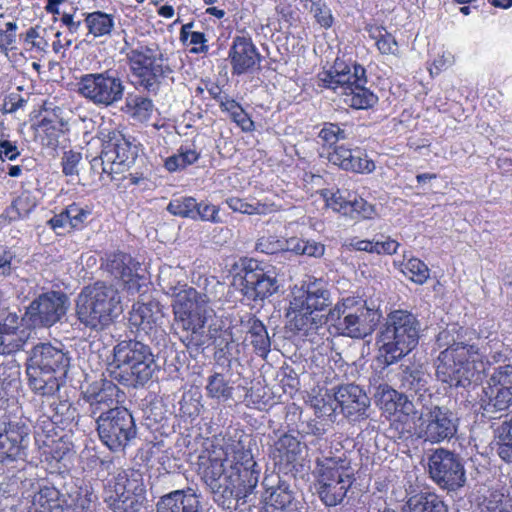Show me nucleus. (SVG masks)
<instances>
[{"mask_svg":"<svg viewBox=\"0 0 512 512\" xmlns=\"http://www.w3.org/2000/svg\"><path fill=\"white\" fill-rule=\"evenodd\" d=\"M197 214H194L193 220L200 219L211 223H219L221 221L218 206L209 202H197Z\"/></svg>","mask_w":512,"mask_h":512,"instance_id":"59","label":"nucleus"},{"mask_svg":"<svg viewBox=\"0 0 512 512\" xmlns=\"http://www.w3.org/2000/svg\"><path fill=\"white\" fill-rule=\"evenodd\" d=\"M311 2L310 12L313 14L317 24L324 29H329L334 23L331 9L324 0H309Z\"/></svg>","mask_w":512,"mask_h":512,"instance_id":"56","label":"nucleus"},{"mask_svg":"<svg viewBox=\"0 0 512 512\" xmlns=\"http://www.w3.org/2000/svg\"><path fill=\"white\" fill-rule=\"evenodd\" d=\"M205 390L207 397L227 401L232 398L234 387L224 374L214 372L207 378Z\"/></svg>","mask_w":512,"mask_h":512,"instance_id":"47","label":"nucleus"},{"mask_svg":"<svg viewBox=\"0 0 512 512\" xmlns=\"http://www.w3.org/2000/svg\"><path fill=\"white\" fill-rule=\"evenodd\" d=\"M431 479L441 488L457 490L465 483V469L459 456L444 448L436 449L428 459Z\"/></svg>","mask_w":512,"mask_h":512,"instance_id":"18","label":"nucleus"},{"mask_svg":"<svg viewBox=\"0 0 512 512\" xmlns=\"http://www.w3.org/2000/svg\"><path fill=\"white\" fill-rule=\"evenodd\" d=\"M401 272L412 282L422 285L430 277V269L427 264L417 257H410L401 263Z\"/></svg>","mask_w":512,"mask_h":512,"instance_id":"50","label":"nucleus"},{"mask_svg":"<svg viewBox=\"0 0 512 512\" xmlns=\"http://www.w3.org/2000/svg\"><path fill=\"white\" fill-rule=\"evenodd\" d=\"M399 247L400 243L397 240L387 236L384 240H373L372 254L394 255L397 253Z\"/></svg>","mask_w":512,"mask_h":512,"instance_id":"64","label":"nucleus"},{"mask_svg":"<svg viewBox=\"0 0 512 512\" xmlns=\"http://www.w3.org/2000/svg\"><path fill=\"white\" fill-rule=\"evenodd\" d=\"M315 488L320 500L327 507L342 503L355 481L353 469L316 467Z\"/></svg>","mask_w":512,"mask_h":512,"instance_id":"19","label":"nucleus"},{"mask_svg":"<svg viewBox=\"0 0 512 512\" xmlns=\"http://www.w3.org/2000/svg\"><path fill=\"white\" fill-rule=\"evenodd\" d=\"M200 158V152L195 148L182 145L177 153L167 157L164 161V167L169 172H176L187 168L196 163Z\"/></svg>","mask_w":512,"mask_h":512,"instance_id":"49","label":"nucleus"},{"mask_svg":"<svg viewBox=\"0 0 512 512\" xmlns=\"http://www.w3.org/2000/svg\"><path fill=\"white\" fill-rule=\"evenodd\" d=\"M35 207V197L29 191H23L0 214V225H6L27 217Z\"/></svg>","mask_w":512,"mask_h":512,"instance_id":"39","label":"nucleus"},{"mask_svg":"<svg viewBox=\"0 0 512 512\" xmlns=\"http://www.w3.org/2000/svg\"><path fill=\"white\" fill-rule=\"evenodd\" d=\"M121 302L120 292L114 285L97 281L80 293L76 315L85 327L102 330L122 312Z\"/></svg>","mask_w":512,"mask_h":512,"instance_id":"4","label":"nucleus"},{"mask_svg":"<svg viewBox=\"0 0 512 512\" xmlns=\"http://www.w3.org/2000/svg\"><path fill=\"white\" fill-rule=\"evenodd\" d=\"M337 409L348 419H366L370 400L365 391L355 384L341 385L336 389Z\"/></svg>","mask_w":512,"mask_h":512,"instance_id":"29","label":"nucleus"},{"mask_svg":"<svg viewBox=\"0 0 512 512\" xmlns=\"http://www.w3.org/2000/svg\"><path fill=\"white\" fill-rule=\"evenodd\" d=\"M326 320L338 324L344 333L353 338L371 334L378 322L377 312L366 305V301L347 297L329 310Z\"/></svg>","mask_w":512,"mask_h":512,"instance_id":"11","label":"nucleus"},{"mask_svg":"<svg viewBox=\"0 0 512 512\" xmlns=\"http://www.w3.org/2000/svg\"><path fill=\"white\" fill-rule=\"evenodd\" d=\"M43 32H45V29L41 25L36 24L19 34L23 55L27 54L33 58L35 55H43L47 52L49 43Z\"/></svg>","mask_w":512,"mask_h":512,"instance_id":"40","label":"nucleus"},{"mask_svg":"<svg viewBox=\"0 0 512 512\" xmlns=\"http://www.w3.org/2000/svg\"><path fill=\"white\" fill-rule=\"evenodd\" d=\"M306 448L297 435L293 432H285L274 441L271 446L270 456L275 465L287 470H293L302 460V454Z\"/></svg>","mask_w":512,"mask_h":512,"instance_id":"30","label":"nucleus"},{"mask_svg":"<svg viewBox=\"0 0 512 512\" xmlns=\"http://www.w3.org/2000/svg\"><path fill=\"white\" fill-rule=\"evenodd\" d=\"M332 304L330 290L328 284L320 278L313 276L308 277L301 282L299 287L292 290V298L290 300V309L301 315V324L295 323L300 331L314 329V319L310 318L315 312H322ZM295 322H298L295 319ZM317 328V326H315Z\"/></svg>","mask_w":512,"mask_h":512,"instance_id":"9","label":"nucleus"},{"mask_svg":"<svg viewBox=\"0 0 512 512\" xmlns=\"http://www.w3.org/2000/svg\"><path fill=\"white\" fill-rule=\"evenodd\" d=\"M77 92L97 107H111L123 99L125 85L111 69L87 73L79 78Z\"/></svg>","mask_w":512,"mask_h":512,"instance_id":"14","label":"nucleus"},{"mask_svg":"<svg viewBox=\"0 0 512 512\" xmlns=\"http://www.w3.org/2000/svg\"><path fill=\"white\" fill-rule=\"evenodd\" d=\"M400 512H448L440 495L429 489L407 493Z\"/></svg>","mask_w":512,"mask_h":512,"instance_id":"33","label":"nucleus"},{"mask_svg":"<svg viewBox=\"0 0 512 512\" xmlns=\"http://www.w3.org/2000/svg\"><path fill=\"white\" fill-rule=\"evenodd\" d=\"M82 159L80 152L69 150L64 152L61 159L62 172L66 176H73L78 173L77 166Z\"/></svg>","mask_w":512,"mask_h":512,"instance_id":"63","label":"nucleus"},{"mask_svg":"<svg viewBox=\"0 0 512 512\" xmlns=\"http://www.w3.org/2000/svg\"><path fill=\"white\" fill-rule=\"evenodd\" d=\"M194 288L179 292L172 304L174 319L181 329V342L188 349H199L205 343L207 304Z\"/></svg>","mask_w":512,"mask_h":512,"instance_id":"6","label":"nucleus"},{"mask_svg":"<svg viewBox=\"0 0 512 512\" xmlns=\"http://www.w3.org/2000/svg\"><path fill=\"white\" fill-rule=\"evenodd\" d=\"M89 214V209L73 202L66 206V208L59 214H55L51 219H49L47 224L53 230L65 228L67 225L72 229L79 230L83 228Z\"/></svg>","mask_w":512,"mask_h":512,"instance_id":"38","label":"nucleus"},{"mask_svg":"<svg viewBox=\"0 0 512 512\" xmlns=\"http://www.w3.org/2000/svg\"><path fill=\"white\" fill-rule=\"evenodd\" d=\"M125 107L126 113L140 122L148 121L154 110L153 101L139 94H130L126 98Z\"/></svg>","mask_w":512,"mask_h":512,"instance_id":"48","label":"nucleus"},{"mask_svg":"<svg viewBox=\"0 0 512 512\" xmlns=\"http://www.w3.org/2000/svg\"><path fill=\"white\" fill-rule=\"evenodd\" d=\"M114 362L119 380L130 385H145L153 376L155 359L151 348L137 340H124L114 347Z\"/></svg>","mask_w":512,"mask_h":512,"instance_id":"8","label":"nucleus"},{"mask_svg":"<svg viewBox=\"0 0 512 512\" xmlns=\"http://www.w3.org/2000/svg\"><path fill=\"white\" fill-rule=\"evenodd\" d=\"M200 442L201 451L195 465L206 483L215 485L223 477L225 491L237 500L253 492L259 481L260 469L251 450L245 449L241 441L223 434L200 438Z\"/></svg>","mask_w":512,"mask_h":512,"instance_id":"1","label":"nucleus"},{"mask_svg":"<svg viewBox=\"0 0 512 512\" xmlns=\"http://www.w3.org/2000/svg\"><path fill=\"white\" fill-rule=\"evenodd\" d=\"M17 29L18 25L15 20L6 22L5 29H0V51L5 55H8L14 48Z\"/></svg>","mask_w":512,"mask_h":512,"instance_id":"58","label":"nucleus"},{"mask_svg":"<svg viewBox=\"0 0 512 512\" xmlns=\"http://www.w3.org/2000/svg\"><path fill=\"white\" fill-rule=\"evenodd\" d=\"M92 503V493L87 487L78 488L68 494V500H64V512H88Z\"/></svg>","mask_w":512,"mask_h":512,"instance_id":"53","label":"nucleus"},{"mask_svg":"<svg viewBox=\"0 0 512 512\" xmlns=\"http://www.w3.org/2000/svg\"><path fill=\"white\" fill-rule=\"evenodd\" d=\"M124 395L117 384L106 378H101L81 387V398L89 405L91 416L104 409L117 406Z\"/></svg>","mask_w":512,"mask_h":512,"instance_id":"25","label":"nucleus"},{"mask_svg":"<svg viewBox=\"0 0 512 512\" xmlns=\"http://www.w3.org/2000/svg\"><path fill=\"white\" fill-rule=\"evenodd\" d=\"M33 512H64V500L58 489L44 486L33 496Z\"/></svg>","mask_w":512,"mask_h":512,"instance_id":"42","label":"nucleus"},{"mask_svg":"<svg viewBox=\"0 0 512 512\" xmlns=\"http://www.w3.org/2000/svg\"><path fill=\"white\" fill-rule=\"evenodd\" d=\"M377 405L400 436L410 433V421L416 416L415 405L408 396L385 384L377 390Z\"/></svg>","mask_w":512,"mask_h":512,"instance_id":"17","label":"nucleus"},{"mask_svg":"<svg viewBox=\"0 0 512 512\" xmlns=\"http://www.w3.org/2000/svg\"><path fill=\"white\" fill-rule=\"evenodd\" d=\"M136 152L131 142L118 129L101 132V152L99 156L90 161L92 169L100 166V174H107L112 178L113 174H120L128 170L136 159Z\"/></svg>","mask_w":512,"mask_h":512,"instance_id":"12","label":"nucleus"},{"mask_svg":"<svg viewBox=\"0 0 512 512\" xmlns=\"http://www.w3.org/2000/svg\"><path fill=\"white\" fill-rule=\"evenodd\" d=\"M318 81L322 88L342 89L344 102L353 109L367 110L378 102L377 95L366 87L365 68L344 56L336 57L331 69L318 73Z\"/></svg>","mask_w":512,"mask_h":512,"instance_id":"3","label":"nucleus"},{"mask_svg":"<svg viewBox=\"0 0 512 512\" xmlns=\"http://www.w3.org/2000/svg\"><path fill=\"white\" fill-rule=\"evenodd\" d=\"M26 343L24 331L20 329L19 317L8 313L0 321V355H8L21 350Z\"/></svg>","mask_w":512,"mask_h":512,"instance_id":"34","label":"nucleus"},{"mask_svg":"<svg viewBox=\"0 0 512 512\" xmlns=\"http://www.w3.org/2000/svg\"><path fill=\"white\" fill-rule=\"evenodd\" d=\"M221 112L226 114L242 132L252 133L255 130V123L249 113L234 98L227 103H223Z\"/></svg>","mask_w":512,"mask_h":512,"instance_id":"46","label":"nucleus"},{"mask_svg":"<svg viewBox=\"0 0 512 512\" xmlns=\"http://www.w3.org/2000/svg\"><path fill=\"white\" fill-rule=\"evenodd\" d=\"M307 402L318 417L331 416L337 410L336 392L328 389L313 390Z\"/></svg>","mask_w":512,"mask_h":512,"instance_id":"45","label":"nucleus"},{"mask_svg":"<svg viewBox=\"0 0 512 512\" xmlns=\"http://www.w3.org/2000/svg\"><path fill=\"white\" fill-rule=\"evenodd\" d=\"M242 286L244 295L253 301L264 300L278 290L274 270L255 259L244 264Z\"/></svg>","mask_w":512,"mask_h":512,"instance_id":"20","label":"nucleus"},{"mask_svg":"<svg viewBox=\"0 0 512 512\" xmlns=\"http://www.w3.org/2000/svg\"><path fill=\"white\" fill-rule=\"evenodd\" d=\"M402 386L408 391L419 393L422 390H426V380L420 371L413 370L405 373Z\"/></svg>","mask_w":512,"mask_h":512,"instance_id":"62","label":"nucleus"},{"mask_svg":"<svg viewBox=\"0 0 512 512\" xmlns=\"http://www.w3.org/2000/svg\"><path fill=\"white\" fill-rule=\"evenodd\" d=\"M321 195L327 207L350 219H373L376 208L357 192L348 189H325Z\"/></svg>","mask_w":512,"mask_h":512,"instance_id":"21","label":"nucleus"},{"mask_svg":"<svg viewBox=\"0 0 512 512\" xmlns=\"http://www.w3.org/2000/svg\"><path fill=\"white\" fill-rule=\"evenodd\" d=\"M145 499L142 476L135 470H121L110 484L106 502L113 512H140Z\"/></svg>","mask_w":512,"mask_h":512,"instance_id":"15","label":"nucleus"},{"mask_svg":"<svg viewBox=\"0 0 512 512\" xmlns=\"http://www.w3.org/2000/svg\"><path fill=\"white\" fill-rule=\"evenodd\" d=\"M328 161L340 169L355 174H370L375 171L376 164L367 151L360 147L349 148L344 144L335 146L328 153Z\"/></svg>","mask_w":512,"mask_h":512,"instance_id":"27","label":"nucleus"},{"mask_svg":"<svg viewBox=\"0 0 512 512\" xmlns=\"http://www.w3.org/2000/svg\"><path fill=\"white\" fill-rule=\"evenodd\" d=\"M256 250L268 255L276 254L283 250V243L276 236H262L257 240Z\"/></svg>","mask_w":512,"mask_h":512,"instance_id":"61","label":"nucleus"},{"mask_svg":"<svg viewBox=\"0 0 512 512\" xmlns=\"http://www.w3.org/2000/svg\"><path fill=\"white\" fill-rule=\"evenodd\" d=\"M96 426L99 439L112 452L124 450L137 434L134 418L125 407L115 406L102 412Z\"/></svg>","mask_w":512,"mask_h":512,"instance_id":"13","label":"nucleus"},{"mask_svg":"<svg viewBox=\"0 0 512 512\" xmlns=\"http://www.w3.org/2000/svg\"><path fill=\"white\" fill-rule=\"evenodd\" d=\"M66 301L67 297L63 293H42L29 304L26 315L33 326L51 327L65 315Z\"/></svg>","mask_w":512,"mask_h":512,"instance_id":"22","label":"nucleus"},{"mask_svg":"<svg viewBox=\"0 0 512 512\" xmlns=\"http://www.w3.org/2000/svg\"><path fill=\"white\" fill-rule=\"evenodd\" d=\"M70 451L68 444L63 438L42 440L40 455L43 459L52 464L60 462Z\"/></svg>","mask_w":512,"mask_h":512,"instance_id":"51","label":"nucleus"},{"mask_svg":"<svg viewBox=\"0 0 512 512\" xmlns=\"http://www.w3.org/2000/svg\"><path fill=\"white\" fill-rule=\"evenodd\" d=\"M103 266L112 276L123 282L128 293H140L142 287L146 286L145 277L137 273L139 263L129 253L115 251L107 254Z\"/></svg>","mask_w":512,"mask_h":512,"instance_id":"24","label":"nucleus"},{"mask_svg":"<svg viewBox=\"0 0 512 512\" xmlns=\"http://www.w3.org/2000/svg\"><path fill=\"white\" fill-rule=\"evenodd\" d=\"M126 60L137 87L154 94L158 92L161 81L172 73L170 66L164 63L163 54L147 45L130 49Z\"/></svg>","mask_w":512,"mask_h":512,"instance_id":"10","label":"nucleus"},{"mask_svg":"<svg viewBox=\"0 0 512 512\" xmlns=\"http://www.w3.org/2000/svg\"><path fill=\"white\" fill-rule=\"evenodd\" d=\"M156 512H202V506L196 493L175 490L160 497Z\"/></svg>","mask_w":512,"mask_h":512,"instance_id":"36","label":"nucleus"},{"mask_svg":"<svg viewBox=\"0 0 512 512\" xmlns=\"http://www.w3.org/2000/svg\"><path fill=\"white\" fill-rule=\"evenodd\" d=\"M364 30L369 38L374 41V45L381 55H396L398 52V42L395 36L389 32L386 27L376 23H368Z\"/></svg>","mask_w":512,"mask_h":512,"instance_id":"43","label":"nucleus"},{"mask_svg":"<svg viewBox=\"0 0 512 512\" xmlns=\"http://www.w3.org/2000/svg\"><path fill=\"white\" fill-rule=\"evenodd\" d=\"M347 123H332V122H324L322 124V128L318 133V137L321 140L323 146H327L335 148L338 146L337 143L342 140H346L348 138V134L346 132Z\"/></svg>","mask_w":512,"mask_h":512,"instance_id":"52","label":"nucleus"},{"mask_svg":"<svg viewBox=\"0 0 512 512\" xmlns=\"http://www.w3.org/2000/svg\"><path fill=\"white\" fill-rule=\"evenodd\" d=\"M167 211L182 218H194L197 214V200L192 196H181L170 200Z\"/></svg>","mask_w":512,"mask_h":512,"instance_id":"54","label":"nucleus"},{"mask_svg":"<svg viewBox=\"0 0 512 512\" xmlns=\"http://www.w3.org/2000/svg\"><path fill=\"white\" fill-rule=\"evenodd\" d=\"M27 375L31 389L52 396L59 390L57 373L66 374L70 365L68 354L51 343H39L31 351Z\"/></svg>","mask_w":512,"mask_h":512,"instance_id":"5","label":"nucleus"},{"mask_svg":"<svg viewBox=\"0 0 512 512\" xmlns=\"http://www.w3.org/2000/svg\"><path fill=\"white\" fill-rule=\"evenodd\" d=\"M319 456L315 460L316 467L334 469H353L349 451L344 448L341 441L324 440L319 444Z\"/></svg>","mask_w":512,"mask_h":512,"instance_id":"35","label":"nucleus"},{"mask_svg":"<svg viewBox=\"0 0 512 512\" xmlns=\"http://www.w3.org/2000/svg\"><path fill=\"white\" fill-rule=\"evenodd\" d=\"M59 421L60 420L57 413H55L52 416L47 414L40 415L34 426L36 442H42V436L45 437L44 440L54 438V436L56 435V425L58 424Z\"/></svg>","mask_w":512,"mask_h":512,"instance_id":"55","label":"nucleus"},{"mask_svg":"<svg viewBox=\"0 0 512 512\" xmlns=\"http://www.w3.org/2000/svg\"><path fill=\"white\" fill-rule=\"evenodd\" d=\"M247 327L246 333L254 352L261 358L266 359L271 351V341L266 326L260 319L250 316Z\"/></svg>","mask_w":512,"mask_h":512,"instance_id":"41","label":"nucleus"},{"mask_svg":"<svg viewBox=\"0 0 512 512\" xmlns=\"http://www.w3.org/2000/svg\"><path fill=\"white\" fill-rule=\"evenodd\" d=\"M486 512H512V499L499 492L492 491L485 499Z\"/></svg>","mask_w":512,"mask_h":512,"instance_id":"57","label":"nucleus"},{"mask_svg":"<svg viewBox=\"0 0 512 512\" xmlns=\"http://www.w3.org/2000/svg\"><path fill=\"white\" fill-rule=\"evenodd\" d=\"M67 123L63 119L43 117L36 128V136L42 145L56 147Z\"/></svg>","mask_w":512,"mask_h":512,"instance_id":"44","label":"nucleus"},{"mask_svg":"<svg viewBox=\"0 0 512 512\" xmlns=\"http://www.w3.org/2000/svg\"><path fill=\"white\" fill-rule=\"evenodd\" d=\"M418 321L412 313L394 310L388 314L380 341L385 360L394 363L407 355L418 344Z\"/></svg>","mask_w":512,"mask_h":512,"instance_id":"7","label":"nucleus"},{"mask_svg":"<svg viewBox=\"0 0 512 512\" xmlns=\"http://www.w3.org/2000/svg\"><path fill=\"white\" fill-rule=\"evenodd\" d=\"M164 313L162 305L157 300L148 302L137 301L129 312V326L138 335H150L156 333L162 324Z\"/></svg>","mask_w":512,"mask_h":512,"instance_id":"28","label":"nucleus"},{"mask_svg":"<svg viewBox=\"0 0 512 512\" xmlns=\"http://www.w3.org/2000/svg\"><path fill=\"white\" fill-rule=\"evenodd\" d=\"M489 361L476 344L453 340L437 358L436 376L450 387H469L481 380Z\"/></svg>","mask_w":512,"mask_h":512,"instance_id":"2","label":"nucleus"},{"mask_svg":"<svg viewBox=\"0 0 512 512\" xmlns=\"http://www.w3.org/2000/svg\"><path fill=\"white\" fill-rule=\"evenodd\" d=\"M491 401L498 411L507 409L512 403V364L494 369L489 379Z\"/></svg>","mask_w":512,"mask_h":512,"instance_id":"32","label":"nucleus"},{"mask_svg":"<svg viewBox=\"0 0 512 512\" xmlns=\"http://www.w3.org/2000/svg\"><path fill=\"white\" fill-rule=\"evenodd\" d=\"M233 76L253 73L260 67L262 56L250 36H235L228 51Z\"/></svg>","mask_w":512,"mask_h":512,"instance_id":"26","label":"nucleus"},{"mask_svg":"<svg viewBox=\"0 0 512 512\" xmlns=\"http://www.w3.org/2000/svg\"><path fill=\"white\" fill-rule=\"evenodd\" d=\"M458 420L447 407L433 405L423 409L414 422L418 438L430 443L450 440L456 433Z\"/></svg>","mask_w":512,"mask_h":512,"instance_id":"16","label":"nucleus"},{"mask_svg":"<svg viewBox=\"0 0 512 512\" xmlns=\"http://www.w3.org/2000/svg\"><path fill=\"white\" fill-rule=\"evenodd\" d=\"M296 499L295 492L286 481L279 480L275 486L265 490L262 512H307V508Z\"/></svg>","mask_w":512,"mask_h":512,"instance_id":"31","label":"nucleus"},{"mask_svg":"<svg viewBox=\"0 0 512 512\" xmlns=\"http://www.w3.org/2000/svg\"><path fill=\"white\" fill-rule=\"evenodd\" d=\"M30 427L26 420H9L0 430V463L26 456Z\"/></svg>","mask_w":512,"mask_h":512,"instance_id":"23","label":"nucleus"},{"mask_svg":"<svg viewBox=\"0 0 512 512\" xmlns=\"http://www.w3.org/2000/svg\"><path fill=\"white\" fill-rule=\"evenodd\" d=\"M201 84L205 85L206 91L218 103L220 110L223 108V103L232 99L231 96L223 92V87L211 78L201 79Z\"/></svg>","mask_w":512,"mask_h":512,"instance_id":"60","label":"nucleus"},{"mask_svg":"<svg viewBox=\"0 0 512 512\" xmlns=\"http://www.w3.org/2000/svg\"><path fill=\"white\" fill-rule=\"evenodd\" d=\"M87 35L96 38H110L115 31V16L102 10L83 13Z\"/></svg>","mask_w":512,"mask_h":512,"instance_id":"37","label":"nucleus"}]
</instances>
